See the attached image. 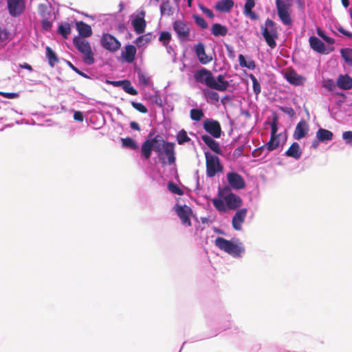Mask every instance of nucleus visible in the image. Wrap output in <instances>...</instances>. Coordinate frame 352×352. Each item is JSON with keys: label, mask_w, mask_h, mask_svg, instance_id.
<instances>
[{"label": "nucleus", "mask_w": 352, "mask_h": 352, "mask_svg": "<svg viewBox=\"0 0 352 352\" xmlns=\"http://www.w3.org/2000/svg\"><path fill=\"white\" fill-rule=\"evenodd\" d=\"M322 87L328 91H332L335 89L336 85L332 79H327L322 81Z\"/></svg>", "instance_id": "nucleus-48"}, {"label": "nucleus", "mask_w": 352, "mask_h": 352, "mask_svg": "<svg viewBox=\"0 0 352 352\" xmlns=\"http://www.w3.org/2000/svg\"><path fill=\"white\" fill-rule=\"evenodd\" d=\"M212 202L214 208L220 212H226L228 210L227 204L224 201V198L223 199L214 198L212 199Z\"/></svg>", "instance_id": "nucleus-33"}, {"label": "nucleus", "mask_w": 352, "mask_h": 352, "mask_svg": "<svg viewBox=\"0 0 352 352\" xmlns=\"http://www.w3.org/2000/svg\"><path fill=\"white\" fill-rule=\"evenodd\" d=\"M285 155L295 160H299L302 155V150L297 142H293L286 151Z\"/></svg>", "instance_id": "nucleus-25"}, {"label": "nucleus", "mask_w": 352, "mask_h": 352, "mask_svg": "<svg viewBox=\"0 0 352 352\" xmlns=\"http://www.w3.org/2000/svg\"><path fill=\"white\" fill-rule=\"evenodd\" d=\"M159 40L162 42L164 46H166L171 40V35L168 32H162Z\"/></svg>", "instance_id": "nucleus-45"}, {"label": "nucleus", "mask_w": 352, "mask_h": 352, "mask_svg": "<svg viewBox=\"0 0 352 352\" xmlns=\"http://www.w3.org/2000/svg\"><path fill=\"white\" fill-rule=\"evenodd\" d=\"M175 144L174 142H166L160 135L146 140L141 146V158L148 160L151 158L152 151L157 153V157L162 166L173 165L175 163Z\"/></svg>", "instance_id": "nucleus-1"}, {"label": "nucleus", "mask_w": 352, "mask_h": 352, "mask_svg": "<svg viewBox=\"0 0 352 352\" xmlns=\"http://www.w3.org/2000/svg\"><path fill=\"white\" fill-rule=\"evenodd\" d=\"M199 9L204 12L205 13L207 16H208L209 18L210 19H212L214 17V14L212 12V11L207 8H206L203 5H199Z\"/></svg>", "instance_id": "nucleus-53"}, {"label": "nucleus", "mask_w": 352, "mask_h": 352, "mask_svg": "<svg viewBox=\"0 0 352 352\" xmlns=\"http://www.w3.org/2000/svg\"><path fill=\"white\" fill-rule=\"evenodd\" d=\"M121 82L122 89L127 94L132 96H136L138 94V91L133 86H131V82L129 80H122Z\"/></svg>", "instance_id": "nucleus-37"}, {"label": "nucleus", "mask_w": 352, "mask_h": 352, "mask_svg": "<svg viewBox=\"0 0 352 352\" xmlns=\"http://www.w3.org/2000/svg\"><path fill=\"white\" fill-rule=\"evenodd\" d=\"M228 32L227 27L220 23H214L211 27V33L214 36H225Z\"/></svg>", "instance_id": "nucleus-30"}, {"label": "nucleus", "mask_w": 352, "mask_h": 352, "mask_svg": "<svg viewBox=\"0 0 352 352\" xmlns=\"http://www.w3.org/2000/svg\"><path fill=\"white\" fill-rule=\"evenodd\" d=\"M215 245L221 250H223L234 257L240 256L241 252L244 250L243 248L241 246L234 244L230 241L225 239L222 237H217L215 239Z\"/></svg>", "instance_id": "nucleus-5"}, {"label": "nucleus", "mask_w": 352, "mask_h": 352, "mask_svg": "<svg viewBox=\"0 0 352 352\" xmlns=\"http://www.w3.org/2000/svg\"><path fill=\"white\" fill-rule=\"evenodd\" d=\"M208 97L210 100L215 101V102H218L219 100V96L218 93H217L215 91H208Z\"/></svg>", "instance_id": "nucleus-55"}, {"label": "nucleus", "mask_w": 352, "mask_h": 352, "mask_svg": "<svg viewBox=\"0 0 352 352\" xmlns=\"http://www.w3.org/2000/svg\"><path fill=\"white\" fill-rule=\"evenodd\" d=\"M173 30L176 32L180 41H190V29L188 24L184 21L177 20L173 23Z\"/></svg>", "instance_id": "nucleus-7"}, {"label": "nucleus", "mask_w": 352, "mask_h": 352, "mask_svg": "<svg viewBox=\"0 0 352 352\" xmlns=\"http://www.w3.org/2000/svg\"><path fill=\"white\" fill-rule=\"evenodd\" d=\"M144 12H141L140 16H138L131 22L134 31L138 34H142L145 31L146 22L144 20Z\"/></svg>", "instance_id": "nucleus-18"}, {"label": "nucleus", "mask_w": 352, "mask_h": 352, "mask_svg": "<svg viewBox=\"0 0 352 352\" xmlns=\"http://www.w3.org/2000/svg\"><path fill=\"white\" fill-rule=\"evenodd\" d=\"M227 180L229 185L235 190H241L245 187L243 177L239 173L230 172L227 173Z\"/></svg>", "instance_id": "nucleus-12"}, {"label": "nucleus", "mask_w": 352, "mask_h": 352, "mask_svg": "<svg viewBox=\"0 0 352 352\" xmlns=\"http://www.w3.org/2000/svg\"><path fill=\"white\" fill-rule=\"evenodd\" d=\"M277 14L283 25L291 26L292 19L289 12L290 3H287L283 0H275Z\"/></svg>", "instance_id": "nucleus-6"}, {"label": "nucleus", "mask_w": 352, "mask_h": 352, "mask_svg": "<svg viewBox=\"0 0 352 352\" xmlns=\"http://www.w3.org/2000/svg\"><path fill=\"white\" fill-rule=\"evenodd\" d=\"M195 51L199 61L201 64L206 65L212 60V58L206 54L203 43H199L195 45Z\"/></svg>", "instance_id": "nucleus-17"}, {"label": "nucleus", "mask_w": 352, "mask_h": 352, "mask_svg": "<svg viewBox=\"0 0 352 352\" xmlns=\"http://www.w3.org/2000/svg\"><path fill=\"white\" fill-rule=\"evenodd\" d=\"M285 79L292 85L295 86L302 85L305 83L306 78L292 69L285 73Z\"/></svg>", "instance_id": "nucleus-16"}, {"label": "nucleus", "mask_w": 352, "mask_h": 352, "mask_svg": "<svg viewBox=\"0 0 352 352\" xmlns=\"http://www.w3.org/2000/svg\"><path fill=\"white\" fill-rule=\"evenodd\" d=\"M205 157L206 174L208 177H214L217 174L223 171V165L218 156L206 152Z\"/></svg>", "instance_id": "nucleus-4"}, {"label": "nucleus", "mask_w": 352, "mask_h": 352, "mask_svg": "<svg viewBox=\"0 0 352 352\" xmlns=\"http://www.w3.org/2000/svg\"><path fill=\"white\" fill-rule=\"evenodd\" d=\"M248 210L242 208L236 211L232 219V226L235 230H241L247 216Z\"/></svg>", "instance_id": "nucleus-15"}, {"label": "nucleus", "mask_w": 352, "mask_h": 352, "mask_svg": "<svg viewBox=\"0 0 352 352\" xmlns=\"http://www.w3.org/2000/svg\"><path fill=\"white\" fill-rule=\"evenodd\" d=\"M58 32L61 34L63 38H67L71 32V27L68 23L60 24L58 28Z\"/></svg>", "instance_id": "nucleus-39"}, {"label": "nucleus", "mask_w": 352, "mask_h": 352, "mask_svg": "<svg viewBox=\"0 0 352 352\" xmlns=\"http://www.w3.org/2000/svg\"><path fill=\"white\" fill-rule=\"evenodd\" d=\"M122 145L124 148H131L132 150H137L138 145L135 141L131 138H125L121 139Z\"/></svg>", "instance_id": "nucleus-34"}, {"label": "nucleus", "mask_w": 352, "mask_h": 352, "mask_svg": "<svg viewBox=\"0 0 352 352\" xmlns=\"http://www.w3.org/2000/svg\"><path fill=\"white\" fill-rule=\"evenodd\" d=\"M100 44L104 49L111 52H117L121 47V43L109 33H104L102 35Z\"/></svg>", "instance_id": "nucleus-8"}, {"label": "nucleus", "mask_w": 352, "mask_h": 352, "mask_svg": "<svg viewBox=\"0 0 352 352\" xmlns=\"http://www.w3.org/2000/svg\"><path fill=\"white\" fill-rule=\"evenodd\" d=\"M309 44L311 47L316 52L324 53L325 51V45L318 37L312 36L309 38Z\"/></svg>", "instance_id": "nucleus-28"}, {"label": "nucleus", "mask_w": 352, "mask_h": 352, "mask_svg": "<svg viewBox=\"0 0 352 352\" xmlns=\"http://www.w3.org/2000/svg\"><path fill=\"white\" fill-rule=\"evenodd\" d=\"M231 100V98L230 96H225L221 98V102L223 104H226V102H230Z\"/></svg>", "instance_id": "nucleus-64"}, {"label": "nucleus", "mask_w": 352, "mask_h": 352, "mask_svg": "<svg viewBox=\"0 0 352 352\" xmlns=\"http://www.w3.org/2000/svg\"><path fill=\"white\" fill-rule=\"evenodd\" d=\"M245 67H247L250 69H254L256 67V63L253 60H250L247 61Z\"/></svg>", "instance_id": "nucleus-61"}, {"label": "nucleus", "mask_w": 352, "mask_h": 352, "mask_svg": "<svg viewBox=\"0 0 352 352\" xmlns=\"http://www.w3.org/2000/svg\"><path fill=\"white\" fill-rule=\"evenodd\" d=\"M336 85L342 89H350L352 87V78L346 74H341L338 78Z\"/></svg>", "instance_id": "nucleus-24"}, {"label": "nucleus", "mask_w": 352, "mask_h": 352, "mask_svg": "<svg viewBox=\"0 0 352 352\" xmlns=\"http://www.w3.org/2000/svg\"><path fill=\"white\" fill-rule=\"evenodd\" d=\"M342 138L346 143L352 146V131H347L342 133Z\"/></svg>", "instance_id": "nucleus-50"}, {"label": "nucleus", "mask_w": 352, "mask_h": 352, "mask_svg": "<svg viewBox=\"0 0 352 352\" xmlns=\"http://www.w3.org/2000/svg\"><path fill=\"white\" fill-rule=\"evenodd\" d=\"M309 131V125L304 120H300L296 125L293 136L295 140L305 138Z\"/></svg>", "instance_id": "nucleus-19"}, {"label": "nucleus", "mask_w": 352, "mask_h": 352, "mask_svg": "<svg viewBox=\"0 0 352 352\" xmlns=\"http://www.w3.org/2000/svg\"><path fill=\"white\" fill-rule=\"evenodd\" d=\"M234 6L232 0H219L217 2L214 8L217 11L221 12H229Z\"/></svg>", "instance_id": "nucleus-26"}, {"label": "nucleus", "mask_w": 352, "mask_h": 352, "mask_svg": "<svg viewBox=\"0 0 352 352\" xmlns=\"http://www.w3.org/2000/svg\"><path fill=\"white\" fill-rule=\"evenodd\" d=\"M280 110L290 116H294L295 115L294 110L292 107H281Z\"/></svg>", "instance_id": "nucleus-57"}, {"label": "nucleus", "mask_w": 352, "mask_h": 352, "mask_svg": "<svg viewBox=\"0 0 352 352\" xmlns=\"http://www.w3.org/2000/svg\"><path fill=\"white\" fill-rule=\"evenodd\" d=\"M190 118L194 121H200L204 116L201 109H192L190 111Z\"/></svg>", "instance_id": "nucleus-40"}, {"label": "nucleus", "mask_w": 352, "mask_h": 352, "mask_svg": "<svg viewBox=\"0 0 352 352\" xmlns=\"http://www.w3.org/2000/svg\"><path fill=\"white\" fill-rule=\"evenodd\" d=\"M138 78L140 84L144 87H147L151 82L150 78L140 71L138 72Z\"/></svg>", "instance_id": "nucleus-44"}, {"label": "nucleus", "mask_w": 352, "mask_h": 352, "mask_svg": "<svg viewBox=\"0 0 352 352\" xmlns=\"http://www.w3.org/2000/svg\"><path fill=\"white\" fill-rule=\"evenodd\" d=\"M42 27L45 30H49L52 28V23L47 19H43L42 21Z\"/></svg>", "instance_id": "nucleus-59"}, {"label": "nucleus", "mask_w": 352, "mask_h": 352, "mask_svg": "<svg viewBox=\"0 0 352 352\" xmlns=\"http://www.w3.org/2000/svg\"><path fill=\"white\" fill-rule=\"evenodd\" d=\"M73 43L75 47L83 55L84 63L89 65H93L95 62L94 53L89 41L79 36H75L73 38Z\"/></svg>", "instance_id": "nucleus-3"}, {"label": "nucleus", "mask_w": 352, "mask_h": 352, "mask_svg": "<svg viewBox=\"0 0 352 352\" xmlns=\"http://www.w3.org/2000/svg\"><path fill=\"white\" fill-rule=\"evenodd\" d=\"M76 30L79 35L82 38L89 37L92 34V30L89 25L83 21L76 23Z\"/></svg>", "instance_id": "nucleus-23"}, {"label": "nucleus", "mask_w": 352, "mask_h": 352, "mask_svg": "<svg viewBox=\"0 0 352 352\" xmlns=\"http://www.w3.org/2000/svg\"><path fill=\"white\" fill-rule=\"evenodd\" d=\"M213 89H216L219 91H226L228 86L229 82L227 80H224V76L223 75H219L217 80L213 77Z\"/></svg>", "instance_id": "nucleus-27"}, {"label": "nucleus", "mask_w": 352, "mask_h": 352, "mask_svg": "<svg viewBox=\"0 0 352 352\" xmlns=\"http://www.w3.org/2000/svg\"><path fill=\"white\" fill-rule=\"evenodd\" d=\"M336 29L339 32L344 34V36H346L349 38H352V33L344 30L343 27L340 25V26L337 27Z\"/></svg>", "instance_id": "nucleus-56"}, {"label": "nucleus", "mask_w": 352, "mask_h": 352, "mask_svg": "<svg viewBox=\"0 0 352 352\" xmlns=\"http://www.w3.org/2000/svg\"><path fill=\"white\" fill-rule=\"evenodd\" d=\"M160 12L162 15L170 16L173 14V9L170 5L169 1H164L160 6Z\"/></svg>", "instance_id": "nucleus-38"}, {"label": "nucleus", "mask_w": 352, "mask_h": 352, "mask_svg": "<svg viewBox=\"0 0 352 352\" xmlns=\"http://www.w3.org/2000/svg\"><path fill=\"white\" fill-rule=\"evenodd\" d=\"M245 148L244 145H241L239 147H237L233 152V157L236 159L239 158L243 155V151Z\"/></svg>", "instance_id": "nucleus-52"}, {"label": "nucleus", "mask_w": 352, "mask_h": 352, "mask_svg": "<svg viewBox=\"0 0 352 352\" xmlns=\"http://www.w3.org/2000/svg\"><path fill=\"white\" fill-rule=\"evenodd\" d=\"M74 119L75 120L82 122L84 120V116L82 115V113L80 111H75L74 114Z\"/></svg>", "instance_id": "nucleus-58"}, {"label": "nucleus", "mask_w": 352, "mask_h": 352, "mask_svg": "<svg viewBox=\"0 0 352 352\" xmlns=\"http://www.w3.org/2000/svg\"><path fill=\"white\" fill-rule=\"evenodd\" d=\"M0 95L8 99H14L19 96V94L17 93L3 91H0Z\"/></svg>", "instance_id": "nucleus-54"}, {"label": "nucleus", "mask_w": 352, "mask_h": 352, "mask_svg": "<svg viewBox=\"0 0 352 352\" xmlns=\"http://www.w3.org/2000/svg\"><path fill=\"white\" fill-rule=\"evenodd\" d=\"M176 140L180 145L190 141V138L188 136L187 132L184 129H182L177 133Z\"/></svg>", "instance_id": "nucleus-36"}, {"label": "nucleus", "mask_w": 352, "mask_h": 352, "mask_svg": "<svg viewBox=\"0 0 352 352\" xmlns=\"http://www.w3.org/2000/svg\"><path fill=\"white\" fill-rule=\"evenodd\" d=\"M45 50L46 57L48 60L49 65L51 67H54L56 63H58V56L50 47H46Z\"/></svg>", "instance_id": "nucleus-32"}, {"label": "nucleus", "mask_w": 352, "mask_h": 352, "mask_svg": "<svg viewBox=\"0 0 352 352\" xmlns=\"http://www.w3.org/2000/svg\"><path fill=\"white\" fill-rule=\"evenodd\" d=\"M340 54L344 61L349 65H352V49L343 48L340 50Z\"/></svg>", "instance_id": "nucleus-35"}, {"label": "nucleus", "mask_w": 352, "mask_h": 352, "mask_svg": "<svg viewBox=\"0 0 352 352\" xmlns=\"http://www.w3.org/2000/svg\"><path fill=\"white\" fill-rule=\"evenodd\" d=\"M261 34L266 43L271 49L276 47V40L278 38V32L276 23L270 19H267L265 24L261 27Z\"/></svg>", "instance_id": "nucleus-2"}, {"label": "nucleus", "mask_w": 352, "mask_h": 352, "mask_svg": "<svg viewBox=\"0 0 352 352\" xmlns=\"http://www.w3.org/2000/svg\"><path fill=\"white\" fill-rule=\"evenodd\" d=\"M67 65H69V67L73 69L76 73H77L78 74H79L80 76L85 78H89V76L86 74L85 73L82 72V71L79 70L77 67H76L72 63H70L69 61L67 62Z\"/></svg>", "instance_id": "nucleus-51"}, {"label": "nucleus", "mask_w": 352, "mask_h": 352, "mask_svg": "<svg viewBox=\"0 0 352 352\" xmlns=\"http://www.w3.org/2000/svg\"><path fill=\"white\" fill-rule=\"evenodd\" d=\"M333 137V133L327 129L320 128L316 132V138L321 142L330 141Z\"/></svg>", "instance_id": "nucleus-31"}, {"label": "nucleus", "mask_w": 352, "mask_h": 352, "mask_svg": "<svg viewBox=\"0 0 352 352\" xmlns=\"http://www.w3.org/2000/svg\"><path fill=\"white\" fill-rule=\"evenodd\" d=\"M168 189L172 193L182 195L184 194V191L182 188H180L176 184L170 182L168 184Z\"/></svg>", "instance_id": "nucleus-43"}, {"label": "nucleus", "mask_w": 352, "mask_h": 352, "mask_svg": "<svg viewBox=\"0 0 352 352\" xmlns=\"http://www.w3.org/2000/svg\"><path fill=\"white\" fill-rule=\"evenodd\" d=\"M9 14L14 17L21 15L25 8L24 0H7Z\"/></svg>", "instance_id": "nucleus-11"}, {"label": "nucleus", "mask_w": 352, "mask_h": 352, "mask_svg": "<svg viewBox=\"0 0 352 352\" xmlns=\"http://www.w3.org/2000/svg\"><path fill=\"white\" fill-rule=\"evenodd\" d=\"M239 65H240L241 67H245L246 64H247V61H246V60H245V58L243 55L240 54L239 56Z\"/></svg>", "instance_id": "nucleus-60"}, {"label": "nucleus", "mask_w": 352, "mask_h": 352, "mask_svg": "<svg viewBox=\"0 0 352 352\" xmlns=\"http://www.w3.org/2000/svg\"><path fill=\"white\" fill-rule=\"evenodd\" d=\"M248 76L252 82V87H253L254 93L256 96L258 95L261 91L260 83L258 82V80L256 79V78L254 76V74H249Z\"/></svg>", "instance_id": "nucleus-41"}, {"label": "nucleus", "mask_w": 352, "mask_h": 352, "mask_svg": "<svg viewBox=\"0 0 352 352\" xmlns=\"http://www.w3.org/2000/svg\"><path fill=\"white\" fill-rule=\"evenodd\" d=\"M195 80L199 83L206 85L208 87L212 89L213 75L210 70L201 68L194 74Z\"/></svg>", "instance_id": "nucleus-10"}, {"label": "nucleus", "mask_w": 352, "mask_h": 352, "mask_svg": "<svg viewBox=\"0 0 352 352\" xmlns=\"http://www.w3.org/2000/svg\"><path fill=\"white\" fill-rule=\"evenodd\" d=\"M204 129L215 138L221 135V128L217 120L207 119L204 122Z\"/></svg>", "instance_id": "nucleus-13"}, {"label": "nucleus", "mask_w": 352, "mask_h": 352, "mask_svg": "<svg viewBox=\"0 0 352 352\" xmlns=\"http://www.w3.org/2000/svg\"><path fill=\"white\" fill-rule=\"evenodd\" d=\"M193 18L197 25L200 26L203 29H206L208 28V23L203 17L199 15H194Z\"/></svg>", "instance_id": "nucleus-47"}, {"label": "nucleus", "mask_w": 352, "mask_h": 352, "mask_svg": "<svg viewBox=\"0 0 352 352\" xmlns=\"http://www.w3.org/2000/svg\"><path fill=\"white\" fill-rule=\"evenodd\" d=\"M131 104L135 109L142 113H146L148 112L147 108L142 103L132 101Z\"/></svg>", "instance_id": "nucleus-46"}, {"label": "nucleus", "mask_w": 352, "mask_h": 352, "mask_svg": "<svg viewBox=\"0 0 352 352\" xmlns=\"http://www.w3.org/2000/svg\"><path fill=\"white\" fill-rule=\"evenodd\" d=\"M19 67L21 68L28 69L30 72H32L33 70L32 67L30 65H29L28 63H24L23 64H20Z\"/></svg>", "instance_id": "nucleus-63"}, {"label": "nucleus", "mask_w": 352, "mask_h": 352, "mask_svg": "<svg viewBox=\"0 0 352 352\" xmlns=\"http://www.w3.org/2000/svg\"><path fill=\"white\" fill-rule=\"evenodd\" d=\"M224 201L227 204L228 210H232L239 208L243 204L242 199L232 192L224 196Z\"/></svg>", "instance_id": "nucleus-14"}, {"label": "nucleus", "mask_w": 352, "mask_h": 352, "mask_svg": "<svg viewBox=\"0 0 352 352\" xmlns=\"http://www.w3.org/2000/svg\"><path fill=\"white\" fill-rule=\"evenodd\" d=\"M130 126L132 129H134V130H136L138 131H140V127L139 124L135 121H131L130 122Z\"/></svg>", "instance_id": "nucleus-62"}, {"label": "nucleus", "mask_w": 352, "mask_h": 352, "mask_svg": "<svg viewBox=\"0 0 352 352\" xmlns=\"http://www.w3.org/2000/svg\"><path fill=\"white\" fill-rule=\"evenodd\" d=\"M151 35L150 34L140 36L135 40L138 47H141L151 41Z\"/></svg>", "instance_id": "nucleus-42"}, {"label": "nucleus", "mask_w": 352, "mask_h": 352, "mask_svg": "<svg viewBox=\"0 0 352 352\" xmlns=\"http://www.w3.org/2000/svg\"><path fill=\"white\" fill-rule=\"evenodd\" d=\"M278 126H277V118H274L273 121L271 124V135L278 137L277 135Z\"/></svg>", "instance_id": "nucleus-49"}, {"label": "nucleus", "mask_w": 352, "mask_h": 352, "mask_svg": "<svg viewBox=\"0 0 352 352\" xmlns=\"http://www.w3.org/2000/svg\"><path fill=\"white\" fill-rule=\"evenodd\" d=\"M201 140L215 153L218 155L222 154V150L221 149L219 143L214 140L210 136L204 135L201 136Z\"/></svg>", "instance_id": "nucleus-22"}, {"label": "nucleus", "mask_w": 352, "mask_h": 352, "mask_svg": "<svg viewBox=\"0 0 352 352\" xmlns=\"http://www.w3.org/2000/svg\"><path fill=\"white\" fill-rule=\"evenodd\" d=\"M174 210L184 226L188 227L192 226L190 216L192 214V210L190 206L187 205L181 206L176 204L174 207Z\"/></svg>", "instance_id": "nucleus-9"}, {"label": "nucleus", "mask_w": 352, "mask_h": 352, "mask_svg": "<svg viewBox=\"0 0 352 352\" xmlns=\"http://www.w3.org/2000/svg\"><path fill=\"white\" fill-rule=\"evenodd\" d=\"M136 54L137 50L134 45H126L124 47V50L121 53V57L125 62L131 63L135 59Z\"/></svg>", "instance_id": "nucleus-20"}, {"label": "nucleus", "mask_w": 352, "mask_h": 352, "mask_svg": "<svg viewBox=\"0 0 352 352\" xmlns=\"http://www.w3.org/2000/svg\"><path fill=\"white\" fill-rule=\"evenodd\" d=\"M255 0H246L244 6L243 13L249 16L251 19L256 20L258 19V15L252 11V8L255 6Z\"/></svg>", "instance_id": "nucleus-29"}, {"label": "nucleus", "mask_w": 352, "mask_h": 352, "mask_svg": "<svg viewBox=\"0 0 352 352\" xmlns=\"http://www.w3.org/2000/svg\"><path fill=\"white\" fill-rule=\"evenodd\" d=\"M280 142L278 139V137L276 136H270V139L269 142L265 144V145L262 146L261 147L258 148V149H256L253 151V155L257 156L258 154V153L260 151L267 149L270 151H272L277 148L279 146Z\"/></svg>", "instance_id": "nucleus-21"}]
</instances>
